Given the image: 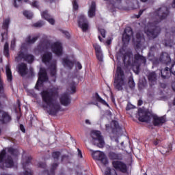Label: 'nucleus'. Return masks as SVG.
<instances>
[{
  "instance_id": "5701e85b",
  "label": "nucleus",
  "mask_w": 175,
  "mask_h": 175,
  "mask_svg": "<svg viewBox=\"0 0 175 175\" xmlns=\"http://www.w3.org/2000/svg\"><path fill=\"white\" fill-rule=\"evenodd\" d=\"M61 105L63 106H69L70 105V98L68 94H64L59 98Z\"/></svg>"
},
{
  "instance_id": "6e6552de",
  "label": "nucleus",
  "mask_w": 175,
  "mask_h": 175,
  "mask_svg": "<svg viewBox=\"0 0 175 175\" xmlns=\"http://www.w3.org/2000/svg\"><path fill=\"white\" fill-rule=\"evenodd\" d=\"M139 118L138 120L141 122H150L154 115L148 110H144L142 108L138 109Z\"/></svg>"
},
{
  "instance_id": "412c9836",
  "label": "nucleus",
  "mask_w": 175,
  "mask_h": 175,
  "mask_svg": "<svg viewBox=\"0 0 175 175\" xmlns=\"http://www.w3.org/2000/svg\"><path fill=\"white\" fill-rule=\"evenodd\" d=\"M18 72L21 76L24 77L28 75V66L25 63H21L18 65Z\"/></svg>"
},
{
  "instance_id": "e433bc0d",
  "label": "nucleus",
  "mask_w": 175,
  "mask_h": 175,
  "mask_svg": "<svg viewBox=\"0 0 175 175\" xmlns=\"http://www.w3.org/2000/svg\"><path fill=\"white\" fill-rule=\"evenodd\" d=\"M128 85L131 90L135 88V81L133 80V77L131 76L129 77Z\"/></svg>"
},
{
  "instance_id": "09e8293b",
  "label": "nucleus",
  "mask_w": 175,
  "mask_h": 175,
  "mask_svg": "<svg viewBox=\"0 0 175 175\" xmlns=\"http://www.w3.org/2000/svg\"><path fill=\"white\" fill-rule=\"evenodd\" d=\"M132 109H135V106L131 103H128L126 107V111H129V110H132Z\"/></svg>"
},
{
  "instance_id": "6ab92c4d",
  "label": "nucleus",
  "mask_w": 175,
  "mask_h": 175,
  "mask_svg": "<svg viewBox=\"0 0 175 175\" xmlns=\"http://www.w3.org/2000/svg\"><path fill=\"white\" fill-rule=\"evenodd\" d=\"M51 47V43L48 40L42 41L38 46L39 51H46Z\"/></svg>"
},
{
  "instance_id": "2eb2a0df",
  "label": "nucleus",
  "mask_w": 175,
  "mask_h": 175,
  "mask_svg": "<svg viewBox=\"0 0 175 175\" xmlns=\"http://www.w3.org/2000/svg\"><path fill=\"white\" fill-rule=\"evenodd\" d=\"M51 50L57 57H61L64 54V49L62 48V44L59 42H54L51 46Z\"/></svg>"
},
{
  "instance_id": "bb28decb",
  "label": "nucleus",
  "mask_w": 175,
  "mask_h": 175,
  "mask_svg": "<svg viewBox=\"0 0 175 175\" xmlns=\"http://www.w3.org/2000/svg\"><path fill=\"white\" fill-rule=\"evenodd\" d=\"M161 75L162 79H169V77L172 76V71L170 70V68L165 67L164 69H161Z\"/></svg>"
},
{
  "instance_id": "0e129e2a",
  "label": "nucleus",
  "mask_w": 175,
  "mask_h": 175,
  "mask_svg": "<svg viewBox=\"0 0 175 175\" xmlns=\"http://www.w3.org/2000/svg\"><path fill=\"white\" fill-rule=\"evenodd\" d=\"M106 43H107V44L108 46H109V44H111V39L107 40L106 41Z\"/></svg>"
},
{
  "instance_id": "f3484780",
  "label": "nucleus",
  "mask_w": 175,
  "mask_h": 175,
  "mask_svg": "<svg viewBox=\"0 0 175 175\" xmlns=\"http://www.w3.org/2000/svg\"><path fill=\"white\" fill-rule=\"evenodd\" d=\"M152 118L154 126H161L166 122V118L165 116L159 117L157 115H153Z\"/></svg>"
},
{
  "instance_id": "13d9d810",
  "label": "nucleus",
  "mask_w": 175,
  "mask_h": 175,
  "mask_svg": "<svg viewBox=\"0 0 175 175\" xmlns=\"http://www.w3.org/2000/svg\"><path fill=\"white\" fill-rule=\"evenodd\" d=\"M20 129L23 133H25V127H24L23 124H20Z\"/></svg>"
},
{
  "instance_id": "aec40b11",
  "label": "nucleus",
  "mask_w": 175,
  "mask_h": 175,
  "mask_svg": "<svg viewBox=\"0 0 175 175\" xmlns=\"http://www.w3.org/2000/svg\"><path fill=\"white\" fill-rule=\"evenodd\" d=\"M159 61L162 64H165V65H169L170 62H172V59H170V55L169 53L166 52H163L159 57Z\"/></svg>"
},
{
  "instance_id": "864d4df0",
  "label": "nucleus",
  "mask_w": 175,
  "mask_h": 175,
  "mask_svg": "<svg viewBox=\"0 0 175 175\" xmlns=\"http://www.w3.org/2000/svg\"><path fill=\"white\" fill-rule=\"evenodd\" d=\"M62 33H64L65 35V36H66V38H67V39H69V38H70V34L69 33L68 31L62 30Z\"/></svg>"
},
{
  "instance_id": "a211bd4d",
  "label": "nucleus",
  "mask_w": 175,
  "mask_h": 175,
  "mask_svg": "<svg viewBox=\"0 0 175 175\" xmlns=\"http://www.w3.org/2000/svg\"><path fill=\"white\" fill-rule=\"evenodd\" d=\"M110 161H122L124 157L122 153L110 151L108 153Z\"/></svg>"
},
{
  "instance_id": "79ce46f5",
  "label": "nucleus",
  "mask_w": 175,
  "mask_h": 175,
  "mask_svg": "<svg viewBox=\"0 0 175 175\" xmlns=\"http://www.w3.org/2000/svg\"><path fill=\"white\" fill-rule=\"evenodd\" d=\"M96 57L100 62H102L103 61V55L102 54V52H97L96 53Z\"/></svg>"
},
{
  "instance_id": "de8ad7c7",
  "label": "nucleus",
  "mask_w": 175,
  "mask_h": 175,
  "mask_svg": "<svg viewBox=\"0 0 175 175\" xmlns=\"http://www.w3.org/2000/svg\"><path fill=\"white\" fill-rule=\"evenodd\" d=\"M23 0H14V3H13V5L14 6V8H18V4H17V1H18V3H21ZM25 2H28V0H24Z\"/></svg>"
},
{
  "instance_id": "f8f14e48",
  "label": "nucleus",
  "mask_w": 175,
  "mask_h": 175,
  "mask_svg": "<svg viewBox=\"0 0 175 175\" xmlns=\"http://www.w3.org/2000/svg\"><path fill=\"white\" fill-rule=\"evenodd\" d=\"M31 161L32 156H25V157H23L21 163L24 170H25L23 173V175H33L32 170H27V167H28L29 165H31Z\"/></svg>"
},
{
  "instance_id": "603ef678",
  "label": "nucleus",
  "mask_w": 175,
  "mask_h": 175,
  "mask_svg": "<svg viewBox=\"0 0 175 175\" xmlns=\"http://www.w3.org/2000/svg\"><path fill=\"white\" fill-rule=\"evenodd\" d=\"M73 9H75V10H77L79 9V4H77V1H76V0H74L73 1Z\"/></svg>"
},
{
  "instance_id": "a18cd8bd",
  "label": "nucleus",
  "mask_w": 175,
  "mask_h": 175,
  "mask_svg": "<svg viewBox=\"0 0 175 175\" xmlns=\"http://www.w3.org/2000/svg\"><path fill=\"white\" fill-rule=\"evenodd\" d=\"M43 25H44V23H43L42 21H40L33 24V27L36 28H40L41 27H43Z\"/></svg>"
},
{
  "instance_id": "69168bd1",
  "label": "nucleus",
  "mask_w": 175,
  "mask_h": 175,
  "mask_svg": "<svg viewBox=\"0 0 175 175\" xmlns=\"http://www.w3.org/2000/svg\"><path fill=\"white\" fill-rule=\"evenodd\" d=\"M78 155H80L81 158H83V154H81V150H80V149H78Z\"/></svg>"
},
{
  "instance_id": "9d476101",
  "label": "nucleus",
  "mask_w": 175,
  "mask_h": 175,
  "mask_svg": "<svg viewBox=\"0 0 175 175\" xmlns=\"http://www.w3.org/2000/svg\"><path fill=\"white\" fill-rule=\"evenodd\" d=\"M112 166L114 170H118L121 173H128V166L122 160H116L112 161Z\"/></svg>"
},
{
  "instance_id": "052dcab7",
  "label": "nucleus",
  "mask_w": 175,
  "mask_h": 175,
  "mask_svg": "<svg viewBox=\"0 0 175 175\" xmlns=\"http://www.w3.org/2000/svg\"><path fill=\"white\" fill-rule=\"evenodd\" d=\"M77 68L80 70L83 69V66H81V64L80 62H77Z\"/></svg>"
},
{
  "instance_id": "4be33fe9",
  "label": "nucleus",
  "mask_w": 175,
  "mask_h": 175,
  "mask_svg": "<svg viewBox=\"0 0 175 175\" xmlns=\"http://www.w3.org/2000/svg\"><path fill=\"white\" fill-rule=\"evenodd\" d=\"M41 16L42 18H44V20H46L49 23L51 24V25H54L55 24V21L54 18H51L50 14H49V11L45 10L42 12H41Z\"/></svg>"
},
{
  "instance_id": "3c124183",
  "label": "nucleus",
  "mask_w": 175,
  "mask_h": 175,
  "mask_svg": "<svg viewBox=\"0 0 175 175\" xmlns=\"http://www.w3.org/2000/svg\"><path fill=\"white\" fill-rule=\"evenodd\" d=\"M170 70H171V74H172V75H174V76H175V64H172Z\"/></svg>"
},
{
  "instance_id": "f257e3e1",
  "label": "nucleus",
  "mask_w": 175,
  "mask_h": 175,
  "mask_svg": "<svg viewBox=\"0 0 175 175\" xmlns=\"http://www.w3.org/2000/svg\"><path fill=\"white\" fill-rule=\"evenodd\" d=\"M58 88L53 87L48 90H42L40 93L44 110H46L49 116H55L58 112L61 111V105L58 103H54L57 96H58Z\"/></svg>"
},
{
  "instance_id": "58836bf2",
  "label": "nucleus",
  "mask_w": 175,
  "mask_h": 175,
  "mask_svg": "<svg viewBox=\"0 0 175 175\" xmlns=\"http://www.w3.org/2000/svg\"><path fill=\"white\" fill-rule=\"evenodd\" d=\"M3 54L5 57H9V44L8 42H5L4 44V50H3Z\"/></svg>"
},
{
  "instance_id": "dca6fc26",
  "label": "nucleus",
  "mask_w": 175,
  "mask_h": 175,
  "mask_svg": "<svg viewBox=\"0 0 175 175\" xmlns=\"http://www.w3.org/2000/svg\"><path fill=\"white\" fill-rule=\"evenodd\" d=\"M10 24V18H8L6 19L3 20V25H2V28L5 29V32L1 33V42L5 41V37H8V31L9 29V25Z\"/></svg>"
},
{
  "instance_id": "473e14b6",
  "label": "nucleus",
  "mask_w": 175,
  "mask_h": 175,
  "mask_svg": "<svg viewBox=\"0 0 175 175\" xmlns=\"http://www.w3.org/2000/svg\"><path fill=\"white\" fill-rule=\"evenodd\" d=\"M38 39H39V36H37L32 38H31V36H28L26 38L25 42H26V43H28V44H33V43H35V42H36V40H38Z\"/></svg>"
},
{
  "instance_id": "6e6d98bb",
  "label": "nucleus",
  "mask_w": 175,
  "mask_h": 175,
  "mask_svg": "<svg viewBox=\"0 0 175 175\" xmlns=\"http://www.w3.org/2000/svg\"><path fill=\"white\" fill-rule=\"evenodd\" d=\"M157 50V46H152L150 47V54H154L152 53L153 51H155Z\"/></svg>"
},
{
  "instance_id": "e2e57ef3",
  "label": "nucleus",
  "mask_w": 175,
  "mask_h": 175,
  "mask_svg": "<svg viewBox=\"0 0 175 175\" xmlns=\"http://www.w3.org/2000/svg\"><path fill=\"white\" fill-rule=\"evenodd\" d=\"M137 105L139 106H142V105H143V100H142V99L138 100Z\"/></svg>"
},
{
  "instance_id": "774afa93",
  "label": "nucleus",
  "mask_w": 175,
  "mask_h": 175,
  "mask_svg": "<svg viewBox=\"0 0 175 175\" xmlns=\"http://www.w3.org/2000/svg\"><path fill=\"white\" fill-rule=\"evenodd\" d=\"M85 124H88V125H91V122H90V120L87 119L85 120Z\"/></svg>"
},
{
  "instance_id": "7ed1b4c3",
  "label": "nucleus",
  "mask_w": 175,
  "mask_h": 175,
  "mask_svg": "<svg viewBox=\"0 0 175 175\" xmlns=\"http://www.w3.org/2000/svg\"><path fill=\"white\" fill-rule=\"evenodd\" d=\"M18 150L13 147H8L0 152V163L5 165V167H13L14 166V158L18 157Z\"/></svg>"
},
{
  "instance_id": "4468645a",
  "label": "nucleus",
  "mask_w": 175,
  "mask_h": 175,
  "mask_svg": "<svg viewBox=\"0 0 175 175\" xmlns=\"http://www.w3.org/2000/svg\"><path fill=\"white\" fill-rule=\"evenodd\" d=\"M133 36V30L132 27H128L124 29V33L122 34V42L124 43H129L131 39Z\"/></svg>"
},
{
  "instance_id": "8fccbe9b",
  "label": "nucleus",
  "mask_w": 175,
  "mask_h": 175,
  "mask_svg": "<svg viewBox=\"0 0 175 175\" xmlns=\"http://www.w3.org/2000/svg\"><path fill=\"white\" fill-rule=\"evenodd\" d=\"M47 165L46 163L40 162L38 163V167H41L42 169H46Z\"/></svg>"
},
{
  "instance_id": "37998d69",
  "label": "nucleus",
  "mask_w": 175,
  "mask_h": 175,
  "mask_svg": "<svg viewBox=\"0 0 175 175\" xmlns=\"http://www.w3.org/2000/svg\"><path fill=\"white\" fill-rule=\"evenodd\" d=\"M93 47L95 49L96 53L102 52V49H100V46L98 44H93Z\"/></svg>"
},
{
  "instance_id": "9b49d317",
  "label": "nucleus",
  "mask_w": 175,
  "mask_h": 175,
  "mask_svg": "<svg viewBox=\"0 0 175 175\" xmlns=\"http://www.w3.org/2000/svg\"><path fill=\"white\" fill-rule=\"evenodd\" d=\"M77 23L78 27L82 29L83 32H87L88 31V19H87L84 14H81L78 16Z\"/></svg>"
},
{
  "instance_id": "c756f323",
  "label": "nucleus",
  "mask_w": 175,
  "mask_h": 175,
  "mask_svg": "<svg viewBox=\"0 0 175 175\" xmlns=\"http://www.w3.org/2000/svg\"><path fill=\"white\" fill-rule=\"evenodd\" d=\"M42 62L47 64L53 59V53L51 52H46L42 55Z\"/></svg>"
},
{
  "instance_id": "20e7f679",
  "label": "nucleus",
  "mask_w": 175,
  "mask_h": 175,
  "mask_svg": "<svg viewBox=\"0 0 175 175\" xmlns=\"http://www.w3.org/2000/svg\"><path fill=\"white\" fill-rule=\"evenodd\" d=\"M132 57V53L126 52L123 54V62L124 64H126L129 66H136L137 70H139L140 66L142 64L146 65L147 63V59L146 57L140 55L139 53H137L134 55V59L133 61H131V58Z\"/></svg>"
},
{
  "instance_id": "c03bdc74",
  "label": "nucleus",
  "mask_w": 175,
  "mask_h": 175,
  "mask_svg": "<svg viewBox=\"0 0 175 175\" xmlns=\"http://www.w3.org/2000/svg\"><path fill=\"white\" fill-rule=\"evenodd\" d=\"M98 31L100 33L102 38H106V30L105 29L98 28Z\"/></svg>"
},
{
  "instance_id": "ea45409f",
  "label": "nucleus",
  "mask_w": 175,
  "mask_h": 175,
  "mask_svg": "<svg viewBox=\"0 0 175 175\" xmlns=\"http://www.w3.org/2000/svg\"><path fill=\"white\" fill-rule=\"evenodd\" d=\"M23 16H25V17L27 18L31 19L32 17H33V14L30 11L25 10L23 11Z\"/></svg>"
},
{
  "instance_id": "338daca9",
  "label": "nucleus",
  "mask_w": 175,
  "mask_h": 175,
  "mask_svg": "<svg viewBox=\"0 0 175 175\" xmlns=\"http://www.w3.org/2000/svg\"><path fill=\"white\" fill-rule=\"evenodd\" d=\"M172 88L173 91H175V81H174L172 84Z\"/></svg>"
},
{
  "instance_id": "49530a36",
  "label": "nucleus",
  "mask_w": 175,
  "mask_h": 175,
  "mask_svg": "<svg viewBox=\"0 0 175 175\" xmlns=\"http://www.w3.org/2000/svg\"><path fill=\"white\" fill-rule=\"evenodd\" d=\"M70 89L72 94H75V92H76V83L73 81L70 83Z\"/></svg>"
},
{
  "instance_id": "a19ab883",
  "label": "nucleus",
  "mask_w": 175,
  "mask_h": 175,
  "mask_svg": "<svg viewBox=\"0 0 175 175\" xmlns=\"http://www.w3.org/2000/svg\"><path fill=\"white\" fill-rule=\"evenodd\" d=\"M61 156V152L59 151H55L52 153V157L53 159L58 161L59 159V157Z\"/></svg>"
},
{
  "instance_id": "c85d7f7f",
  "label": "nucleus",
  "mask_w": 175,
  "mask_h": 175,
  "mask_svg": "<svg viewBox=\"0 0 175 175\" xmlns=\"http://www.w3.org/2000/svg\"><path fill=\"white\" fill-rule=\"evenodd\" d=\"M5 73L7 77V81H8V83H12V81H13V75L12 74L10 66L7 65L5 66Z\"/></svg>"
},
{
  "instance_id": "0eeeda50",
  "label": "nucleus",
  "mask_w": 175,
  "mask_h": 175,
  "mask_svg": "<svg viewBox=\"0 0 175 175\" xmlns=\"http://www.w3.org/2000/svg\"><path fill=\"white\" fill-rule=\"evenodd\" d=\"M49 80V77H47V72L44 68H40V72L38 73V79L35 85V89L39 90V89L43 87V83Z\"/></svg>"
},
{
  "instance_id": "4d7b16f0",
  "label": "nucleus",
  "mask_w": 175,
  "mask_h": 175,
  "mask_svg": "<svg viewBox=\"0 0 175 175\" xmlns=\"http://www.w3.org/2000/svg\"><path fill=\"white\" fill-rule=\"evenodd\" d=\"M31 5L33 8H39L38 3L37 1H34Z\"/></svg>"
},
{
  "instance_id": "1a4fd4ad",
  "label": "nucleus",
  "mask_w": 175,
  "mask_h": 175,
  "mask_svg": "<svg viewBox=\"0 0 175 175\" xmlns=\"http://www.w3.org/2000/svg\"><path fill=\"white\" fill-rule=\"evenodd\" d=\"M93 135L95 137H92L93 144L97 146L99 148H103L105 147V140H103V137H102V133L99 131H95L93 132Z\"/></svg>"
},
{
  "instance_id": "680f3d73",
  "label": "nucleus",
  "mask_w": 175,
  "mask_h": 175,
  "mask_svg": "<svg viewBox=\"0 0 175 175\" xmlns=\"http://www.w3.org/2000/svg\"><path fill=\"white\" fill-rule=\"evenodd\" d=\"M159 142H160L159 139H157L154 141H153V144L154 146H158L159 144Z\"/></svg>"
},
{
  "instance_id": "ddd939ff",
  "label": "nucleus",
  "mask_w": 175,
  "mask_h": 175,
  "mask_svg": "<svg viewBox=\"0 0 175 175\" xmlns=\"http://www.w3.org/2000/svg\"><path fill=\"white\" fill-rule=\"evenodd\" d=\"M92 155L94 159H98L103 163V165H107L109 163V160L106 158L105 153L100 151H93Z\"/></svg>"
},
{
  "instance_id": "423d86ee",
  "label": "nucleus",
  "mask_w": 175,
  "mask_h": 175,
  "mask_svg": "<svg viewBox=\"0 0 175 175\" xmlns=\"http://www.w3.org/2000/svg\"><path fill=\"white\" fill-rule=\"evenodd\" d=\"M27 53H28V49H27L25 46H22L21 51L18 53V58H19V59H24L28 64H32V62H33L34 57Z\"/></svg>"
},
{
  "instance_id": "c9c22d12",
  "label": "nucleus",
  "mask_w": 175,
  "mask_h": 175,
  "mask_svg": "<svg viewBox=\"0 0 175 175\" xmlns=\"http://www.w3.org/2000/svg\"><path fill=\"white\" fill-rule=\"evenodd\" d=\"M107 2H110L111 5H112L113 8H118V5L121 3L122 0H115V1H112L111 0H104Z\"/></svg>"
},
{
  "instance_id": "f03ea898",
  "label": "nucleus",
  "mask_w": 175,
  "mask_h": 175,
  "mask_svg": "<svg viewBox=\"0 0 175 175\" xmlns=\"http://www.w3.org/2000/svg\"><path fill=\"white\" fill-rule=\"evenodd\" d=\"M154 16H155L157 20L148 23L147 26L144 28V33L150 40L158 38V36L161 33V27L158 26V24L169 16V10L166 7L159 8L154 11Z\"/></svg>"
},
{
  "instance_id": "2f4dec72",
  "label": "nucleus",
  "mask_w": 175,
  "mask_h": 175,
  "mask_svg": "<svg viewBox=\"0 0 175 175\" xmlns=\"http://www.w3.org/2000/svg\"><path fill=\"white\" fill-rule=\"evenodd\" d=\"M62 61L64 66H67V68H69L70 69H73V66H75V63H73V62L68 58H63Z\"/></svg>"
},
{
  "instance_id": "cd10ccee",
  "label": "nucleus",
  "mask_w": 175,
  "mask_h": 175,
  "mask_svg": "<svg viewBox=\"0 0 175 175\" xmlns=\"http://www.w3.org/2000/svg\"><path fill=\"white\" fill-rule=\"evenodd\" d=\"M57 167H58V163H55L51 165L50 170H44V174L47 175H55V170H57Z\"/></svg>"
},
{
  "instance_id": "393cba45",
  "label": "nucleus",
  "mask_w": 175,
  "mask_h": 175,
  "mask_svg": "<svg viewBox=\"0 0 175 175\" xmlns=\"http://www.w3.org/2000/svg\"><path fill=\"white\" fill-rule=\"evenodd\" d=\"M148 80L150 83V87L155 85L157 83V73H155V72H150L148 75Z\"/></svg>"
},
{
  "instance_id": "7c9ffc66",
  "label": "nucleus",
  "mask_w": 175,
  "mask_h": 175,
  "mask_svg": "<svg viewBox=\"0 0 175 175\" xmlns=\"http://www.w3.org/2000/svg\"><path fill=\"white\" fill-rule=\"evenodd\" d=\"M49 69L50 70V75L51 77H57V64L55 63L51 64Z\"/></svg>"
},
{
  "instance_id": "a878e982",
  "label": "nucleus",
  "mask_w": 175,
  "mask_h": 175,
  "mask_svg": "<svg viewBox=\"0 0 175 175\" xmlns=\"http://www.w3.org/2000/svg\"><path fill=\"white\" fill-rule=\"evenodd\" d=\"M95 12H96V3L92 1L88 10V16L90 18L95 17Z\"/></svg>"
},
{
  "instance_id": "5fc2aeb1",
  "label": "nucleus",
  "mask_w": 175,
  "mask_h": 175,
  "mask_svg": "<svg viewBox=\"0 0 175 175\" xmlns=\"http://www.w3.org/2000/svg\"><path fill=\"white\" fill-rule=\"evenodd\" d=\"M144 10H146V9L139 10L138 14L137 15V18H140V16H142V14H143V13L144 12Z\"/></svg>"
},
{
  "instance_id": "f704fd0d",
  "label": "nucleus",
  "mask_w": 175,
  "mask_h": 175,
  "mask_svg": "<svg viewBox=\"0 0 175 175\" xmlns=\"http://www.w3.org/2000/svg\"><path fill=\"white\" fill-rule=\"evenodd\" d=\"M96 99L97 102H99L100 103H102V105H104V106H107L109 107V104L105 100L100 96H99V94L96 93L95 94Z\"/></svg>"
},
{
  "instance_id": "b1692460",
  "label": "nucleus",
  "mask_w": 175,
  "mask_h": 175,
  "mask_svg": "<svg viewBox=\"0 0 175 175\" xmlns=\"http://www.w3.org/2000/svg\"><path fill=\"white\" fill-rule=\"evenodd\" d=\"M136 40L135 42V44L137 49H139L142 46V42L144 40V36L140 32H137L135 35Z\"/></svg>"
},
{
  "instance_id": "4c0bfd02",
  "label": "nucleus",
  "mask_w": 175,
  "mask_h": 175,
  "mask_svg": "<svg viewBox=\"0 0 175 175\" xmlns=\"http://www.w3.org/2000/svg\"><path fill=\"white\" fill-rule=\"evenodd\" d=\"M111 125L114 128L113 129L112 132H114V129H116V131H118V129H121V128L120 127V124L117 120H112Z\"/></svg>"
},
{
  "instance_id": "bf43d9fd",
  "label": "nucleus",
  "mask_w": 175,
  "mask_h": 175,
  "mask_svg": "<svg viewBox=\"0 0 175 175\" xmlns=\"http://www.w3.org/2000/svg\"><path fill=\"white\" fill-rule=\"evenodd\" d=\"M14 47H16V42L12 41L11 42V50H14Z\"/></svg>"
},
{
  "instance_id": "39448f33",
  "label": "nucleus",
  "mask_w": 175,
  "mask_h": 175,
  "mask_svg": "<svg viewBox=\"0 0 175 175\" xmlns=\"http://www.w3.org/2000/svg\"><path fill=\"white\" fill-rule=\"evenodd\" d=\"M125 84H126V82H125V74L124 73V70H122L121 66H118L113 83L114 88L116 90H118V91H122Z\"/></svg>"
},
{
  "instance_id": "72a5a7b5",
  "label": "nucleus",
  "mask_w": 175,
  "mask_h": 175,
  "mask_svg": "<svg viewBox=\"0 0 175 175\" xmlns=\"http://www.w3.org/2000/svg\"><path fill=\"white\" fill-rule=\"evenodd\" d=\"M105 175H118L116 170L107 167L105 171Z\"/></svg>"
}]
</instances>
